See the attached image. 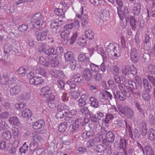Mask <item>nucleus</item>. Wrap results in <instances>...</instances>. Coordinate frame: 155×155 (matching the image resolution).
Returning <instances> with one entry per match:
<instances>
[{
    "instance_id": "nucleus-1",
    "label": "nucleus",
    "mask_w": 155,
    "mask_h": 155,
    "mask_svg": "<svg viewBox=\"0 0 155 155\" xmlns=\"http://www.w3.org/2000/svg\"><path fill=\"white\" fill-rule=\"evenodd\" d=\"M32 140L30 145V149L31 151H34L37 149L39 144L43 142V140L41 135L36 132L33 135Z\"/></svg>"
},
{
    "instance_id": "nucleus-2",
    "label": "nucleus",
    "mask_w": 155,
    "mask_h": 155,
    "mask_svg": "<svg viewBox=\"0 0 155 155\" xmlns=\"http://www.w3.org/2000/svg\"><path fill=\"white\" fill-rule=\"evenodd\" d=\"M109 55L113 57H117L120 55L119 45L116 43H110L106 48Z\"/></svg>"
},
{
    "instance_id": "nucleus-3",
    "label": "nucleus",
    "mask_w": 155,
    "mask_h": 155,
    "mask_svg": "<svg viewBox=\"0 0 155 155\" xmlns=\"http://www.w3.org/2000/svg\"><path fill=\"white\" fill-rule=\"evenodd\" d=\"M27 78L29 80V83L32 85L38 86L44 83V80L42 77L35 76L34 73L31 71L27 74Z\"/></svg>"
},
{
    "instance_id": "nucleus-4",
    "label": "nucleus",
    "mask_w": 155,
    "mask_h": 155,
    "mask_svg": "<svg viewBox=\"0 0 155 155\" xmlns=\"http://www.w3.org/2000/svg\"><path fill=\"white\" fill-rule=\"evenodd\" d=\"M117 4L119 7H117V13L120 19L123 20L124 18H126L129 15L128 9L126 7H124L122 10L121 7L123 6V3L121 0H116Z\"/></svg>"
},
{
    "instance_id": "nucleus-5",
    "label": "nucleus",
    "mask_w": 155,
    "mask_h": 155,
    "mask_svg": "<svg viewBox=\"0 0 155 155\" xmlns=\"http://www.w3.org/2000/svg\"><path fill=\"white\" fill-rule=\"evenodd\" d=\"M32 18L34 21V28L37 29L40 28L43 23L41 14L40 12L35 13L33 15Z\"/></svg>"
},
{
    "instance_id": "nucleus-6",
    "label": "nucleus",
    "mask_w": 155,
    "mask_h": 155,
    "mask_svg": "<svg viewBox=\"0 0 155 155\" xmlns=\"http://www.w3.org/2000/svg\"><path fill=\"white\" fill-rule=\"evenodd\" d=\"M119 111L121 114L127 116L128 118H131L133 116L134 112L127 106L122 107L119 106L118 107Z\"/></svg>"
},
{
    "instance_id": "nucleus-7",
    "label": "nucleus",
    "mask_w": 155,
    "mask_h": 155,
    "mask_svg": "<svg viewBox=\"0 0 155 155\" xmlns=\"http://www.w3.org/2000/svg\"><path fill=\"white\" fill-rule=\"evenodd\" d=\"M122 71V73L125 75L130 74L134 76L137 73V70L133 65L126 66L123 69Z\"/></svg>"
},
{
    "instance_id": "nucleus-8",
    "label": "nucleus",
    "mask_w": 155,
    "mask_h": 155,
    "mask_svg": "<svg viewBox=\"0 0 155 155\" xmlns=\"http://www.w3.org/2000/svg\"><path fill=\"white\" fill-rule=\"evenodd\" d=\"M139 148L143 151V154L146 155H155L154 150L152 147L149 145L145 146L144 149L139 144Z\"/></svg>"
},
{
    "instance_id": "nucleus-9",
    "label": "nucleus",
    "mask_w": 155,
    "mask_h": 155,
    "mask_svg": "<svg viewBox=\"0 0 155 155\" xmlns=\"http://www.w3.org/2000/svg\"><path fill=\"white\" fill-rule=\"evenodd\" d=\"M51 92L50 88L48 86H46L41 88L40 94L42 97H49Z\"/></svg>"
},
{
    "instance_id": "nucleus-10",
    "label": "nucleus",
    "mask_w": 155,
    "mask_h": 155,
    "mask_svg": "<svg viewBox=\"0 0 155 155\" xmlns=\"http://www.w3.org/2000/svg\"><path fill=\"white\" fill-rule=\"evenodd\" d=\"M141 8V6L140 4L135 3L132 8V13L135 16L139 15L140 13Z\"/></svg>"
},
{
    "instance_id": "nucleus-11",
    "label": "nucleus",
    "mask_w": 155,
    "mask_h": 155,
    "mask_svg": "<svg viewBox=\"0 0 155 155\" xmlns=\"http://www.w3.org/2000/svg\"><path fill=\"white\" fill-rule=\"evenodd\" d=\"M131 61L134 63L137 62L139 59V56L137 50L135 48H132L130 54Z\"/></svg>"
},
{
    "instance_id": "nucleus-12",
    "label": "nucleus",
    "mask_w": 155,
    "mask_h": 155,
    "mask_svg": "<svg viewBox=\"0 0 155 155\" xmlns=\"http://www.w3.org/2000/svg\"><path fill=\"white\" fill-rule=\"evenodd\" d=\"M55 97L53 96L51 97H49L47 99L45 102L46 105L50 109H53L56 107V104L55 101Z\"/></svg>"
},
{
    "instance_id": "nucleus-13",
    "label": "nucleus",
    "mask_w": 155,
    "mask_h": 155,
    "mask_svg": "<svg viewBox=\"0 0 155 155\" xmlns=\"http://www.w3.org/2000/svg\"><path fill=\"white\" fill-rule=\"evenodd\" d=\"M79 62L87 64L90 62V58L88 54L86 53L80 54L78 57Z\"/></svg>"
},
{
    "instance_id": "nucleus-14",
    "label": "nucleus",
    "mask_w": 155,
    "mask_h": 155,
    "mask_svg": "<svg viewBox=\"0 0 155 155\" xmlns=\"http://www.w3.org/2000/svg\"><path fill=\"white\" fill-rule=\"evenodd\" d=\"M48 31L46 30H43L40 33L37 35L36 38L38 41H43L45 40L47 36Z\"/></svg>"
},
{
    "instance_id": "nucleus-15",
    "label": "nucleus",
    "mask_w": 155,
    "mask_h": 155,
    "mask_svg": "<svg viewBox=\"0 0 155 155\" xmlns=\"http://www.w3.org/2000/svg\"><path fill=\"white\" fill-rule=\"evenodd\" d=\"M70 33V32L68 30H63L61 32V37L64 40V41L62 42L64 45L67 44Z\"/></svg>"
},
{
    "instance_id": "nucleus-16",
    "label": "nucleus",
    "mask_w": 155,
    "mask_h": 155,
    "mask_svg": "<svg viewBox=\"0 0 155 155\" xmlns=\"http://www.w3.org/2000/svg\"><path fill=\"white\" fill-rule=\"evenodd\" d=\"M21 87L20 86L16 85L12 87L10 90V94L12 96H15L21 92Z\"/></svg>"
},
{
    "instance_id": "nucleus-17",
    "label": "nucleus",
    "mask_w": 155,
    "mask_h": 155,
    "mask_svg": "<svg viewBox=\"0 0 155 155\" xmlns=\"http://www.w3.org/2000/svg\"><path fill=\"white\" fill-rule=\"evenodd\" d=\"M33 128L35 130L41 129L44 127L45 123L43 120H40L36 121L32 124Z\"/></svg>"
},
{
    "instance_id": "nucleus-18",
    "label": "nucleus",
    "mask_w": 155,
    "mask_h": 155,
    "mask_svg": "<svg viewBox=\"0 0 155 155\" xmlns=\"http://www.w3.org/2000/svg\"><path fill=\"white\" fill-rule=\"evenodd\" d=\"M118 87L120 90L122 91L125 96L127 97L130 96V94L128 91L127 86L123 83H121L118 85Z\"/></svg>"
},
{
    "instance_id": "nucleus-19",
    "label": "nucleus",
    "mask_w": 155,
    "mask_h": 155,
    "mask_svg": "<svg viewBox=\"0 0 155 155\" xmlns=\"http://www.w3.org/2000/svg\"><path fill=\"white\" fill-rule=\"evenodd\" d=\"M83 75L85 79L87 81H89L93 77L92 72L89 69H86L83 72Z\"/></svg>"
},
{
    "instance_id": "nucleus-20",
    "label": "nucleus",
    "mask_w": 155,
    "mask_h": 155,
    "mask_svg": "<svg viewBox=\"0 0 155 155\" xmlns=\"http://www.w3.org/2000/svg\"><path fill=\"white\" fill-rule=\"evenodd\" d=\"M32 114L31 111L28 108H25L21 112V116L23 117L28 119L31 117Z\"/></svg>"
},
{
    "instance_id": "nucleus-21",
    "label": "nucleus",
    "mask_w": 155,
    "mask_h": 155,
    "mask_svg": "<svg viewBox=\"0 0 155 155\" xmlns=\"http://www.w3.org/2000/svg\"><path fill=\"white\" fill-rule=\"evenodd\" d=\"M139 130L143 135H145L147 132V124L144 122L141 123L139 126Z\"/></svg>"
},
{
    "instance_id": "nucleus-22",
    "label": "nucleus",
    "mask_w": 155,
    "mask_h": 155,
    "mask_svg": "<svg viewBox=\"0 0 155 155\" xmlns=\"http://www.w3.org/2000/svg\"><path fill=\"white\" fill-rule=\"evenodd\" d=\"M127 144V140L123 137H121L118 144V147L120 150H124L126 148Z\"/></svg>"
},
{
    "instance_id": "nucleus-23",
    "label": "nucleus",
    "mask_w": 155,
    "mask_h": 155,
    "mask_svg": "<svg viewBox=\"0 0 155 155\" xmlns=\"http://www.w3.org/2000/svg\"><path fill=\"white\" fill-rule=\"evenodd\" d=\"M99 96L101 98L105 100H108L109 99H111L112 97L111 94L107 91L101 92Z\"/></svg>"
},
{
    "instance_id": "nucleus-24",
    "label": "nucleus",
    "mask_w": 155,
    "mask_h": 155,
    "mask_svg": "<svg viewBox=\"0 0 155 155\" xmlns=\"http://www.w3.org/2000/svg\"><path fill=\"white\" fill-rule=\"evenodd\" d=\"M8 121L10 124L12 125L18 126L20 124V122L17 117L13 116L10 117Z\"/></svg>"
},
{
    "instance_id": "nucleus-25",
    "label": "nucleus",
    "mask_w": 155,
    "mask_h": 155,
    "mask_svg": "<svg viewBox=\"0 0 155 155\" xmlns=\"http://www.w3.org/2000/svg\"><path fill=\"white\" fill-rule=\"evenodd\" d=\"M4 52L7 54L12 55L13 54L15 51L13 49V47L10 44H6L4 46Z\"/></svg>"
},
{
    "instance_id": "nucleus-26",
    "label": "nucleus",
    "mask_w": 155,
    "mask_h": 155,
    "mask_svg": "<svg viewBox=\"0 0 155 155\" xmlns=\"http://www.w3.org/2000/svg\"><path fill=\"white\" fill-rule=\"evenodd\" d=\"M71 80L75 82L79 83H82L84 81L83 77L79 74L73 75L71 77Z\"/></svg>"
},
{
    "instance_id": "nucleus-27",
    "label": "nucleus",
    "mask_w": 155,
    "mask_h": 155,
    "mask_svg": "<svg viewBox=\"0 0 155 155\" xmlns=\"http://www.w3.org/2000/svg\"><path fill=\"white\" fill-rule=\"evenodd\" d=\"M143 87L144 91L147 92H150L151 90L152 87L148 81L146 79H143Z\"/></svg>"
},
{
    "instance_id": "nucleus-28",
    "label": "nucleus",
    "mask_w": 155,
    "mask_h": 155,
    "mask_svg": "<svg viewBox=\"0 0 155 155\" xmlns=\"http://www.w3.org/2000/svg\"><path fill=\"white\" fill-rule=\"evenodd\" d=\"M135 106L136 107L139 112L145 117V113H147V110L146 109V107L144 106H141L137 102L135 103Z\"/></svg>"
},
{
    "instance_id": "nucleus-29",
    "label": "nucleus",
    "mask_w": 155,
    "mask_h": 155,
    "mask_svg": "<svg viewBox=\"0 0 155 155\" xmlns=\"http://www.w3.org/2000/svg\"><path fill=\"white\" fill-rule=\"evenodd\" d=\"M106 137V140L110 143L114 142L115 138L114 134L111 131H109L107 133Z\"/></svg>"
},
{
    "instance_id": "nucleus-30",
    "label": "nucleus",
    "mask_w": 155,
    "mask_h": 155,
    "mask_svg": "<svg viewBox=\"0 0 155 155\" xmlns=\"http://www.w3.org/2000/svg\"><path fill=\"white\" fill-rule=\"evenodd\" d=\"M148 138L149 140L153 141L155 140V130L153 128H151L148 133Z\"/></svg>"
},
{
    "instance_id": "nucleus-31",
    "label": "nucleus",
    "mask_w": 155,
    "mask_h": 155,
    "mask_svg": "<svg viewBox=\"0 0 155 155\" xmlns=\"http://www.w3.org/2000/svg\"><path fill=\"white\" fill-rule=\"evenodd\" d=\"M108 112L111 113V114L113 115L114 117H116L118 116L119 114V112L117 110V108L114 106H112L111 108L108 110Z\"/></svg>"
},
{
    "instance_id": "nucleus-32",
    "label": "nucleus",
    "mask_w": 155,
    "mask_h": 155,
    "mask_svg": "<svg viewBox=\"0 0 155 155\" xmlns=\"http://www.w3.org/2000/svg\"><path fill=\"white\" fill-rule=\"evenodd\" d=\"M10 127L8 123L5 121L1 120L0 121V130L3 131L10 128Z\"/></svg>"
},
{
    "instance_id": "nucleus-33",
    "label": "nucleus",
    "mask_w": 155,
    "mask_h": 155,
    "mask_svg": "<svg viewBox=\"0 0 155 155\" xmlns=\"http://www.w3.org/2000/svg\"><path fill=\"white\" fill-rule=\"evenodd\" d=\"M86 37L88 39H92L94 38V33L91 29H89L86 30L85 32Z\"/></svg>"
},
{
    "instance_id": "nucleus-34",
    "label": "nucleus",
    "mask_w": 155,
    "mask_h": 155,
    "mask_svg": "<svg viewBox=\"0 0 155 155\" xmlns=\"http://www.w3.org/2000/svg\"><path fill=\"white\" fill-rule=\"evenodd\" d=\"M72 23L73 25L75 31L78 32L79 31L80 24L79 21L78 19H74L73 20Z\"/></svg>"
},
{
    "instance_id": "nucleus-35",
    "label": "nucleus",
    "mask_w": 155,
    "mask_h": 155,
    "mask_svg": "<svg viewBox=\"0 0 155 155\" xmlns=\"http://www.w3.org/2000/svg\"><path fill=\"white\" fill-rule=\"evenodd\" d=\"M65 60L67 61H69L75 58L73 56V54L71 51H67L64 55Z\"/></svg>"
},
{
    "instance_id": "nucleus-36",
    "label": "nucleus",
    "mask_w": 155,
    "mask_h": 155,
    "mask_svg": "<svg viewBox=\"0 0 155 155\" xmlns=\"http://www.w3.org/2000/svg\"><path fill=\"white\" fill-rule=\"evenodd\" d=\"M62 20L59 21L58 20H53L51 22L50 26L52 28H56L62 24Z\"/></svg>"
},
{
    "instance_id": "nucleus-37",
    "label": "nucleus",
    "mask_w": 155,
    "mask_h": 155,
    "mask_svg": "<svg viewBox=\"0 0 155 155\" xmlns=\"http://www.w3.org/2000/svg\"><path fill=\"white\" fill-rule=\"evenodd\" d=\"M90 102L91 106L94 108L97 107L99 105L97 100L94 97H91L90 98Z\"/></svg>"
},
{
    "instance_id": "nucleus-38",
    "label": "nucleus",
    "mask_w": 155,
    "mask_h": 155,
    "mask_svg": "<svg viewBox=\"0 0 155 155\" xmlns=\"http://www.w3.org/2000/svg\"><path fill=\"white\" fill-rule=\"evenodd\" d=\"M12 132L13 137L15 138H18L20 136L19 129L15 127H12Z\"/></svg>"
},
{
    "instance_id": "nucleus-39",
    "label": "nucleus",
    "mask_w": 155,
    "mask_h": 155,
    "mask_svg": "<svg viewBox=\"0 0 155 155\" xmlns=\"http://www.w3.org/2000/svg\"><path fill=\"white\" fill-rule=\"evenodd\" d=\"M130 23L133 30H135L137 28V21L134 17L131 16L130 17Z\"/></svg>"
},
{
    "instance_id": "nucleus-40",
    "label": "nucleus",
    "mask_w": 155,
    "mask_h": 155,
    "mask_svg": "<svg viewBox=\"0 0 155 155\" xmlns=\"http://www.w3.org/2000/svg\"><path fill=\"white\" fill-rule=\"evenodd\" d=\"M116 97L119 98L120 100L124 101L125 100L126 97H127L125 94H124L122 92L118 91L116 92L115 94Z\"/></svg>"
},
{
    "instance_id": "nucleus-41",
    "label": "nucleus",
    "mask_w": 155,
    "mask_h": 155,
    "mask_svg": "<svg viewBox=\"0 0 155 155\" xmlns=\"http://www.w3.org/2000/svg\"><path fill=\"white\" fill-rule=\"evenodd\" d=\"M147 71L149 74H154L155 73V67L152 64H150L147 66Z\"/></svg>"
},
{
    "instance_id": "nucleus-42",
    "label": "nucleus",
    "mask_w": 155,
    "mask_h": 155,
    "mask_svg": "<svg viewBox=\"0 0 155 155\" xmlns=\"http://www.w3.org/2000/svg\"><path fill=\"white\" fill-rule=\"evenodd\" d=\"M77 43L79 46L84 47L87 44V40L84 37H80L78 38Z\"/></svg>"
},
{
    "instance_id": "nucleus-43",
    "label": "nucleus",
    "mask_w": 155,
    "mask_h": 155,
    "mask_svg": "<svg viewBox=\"0 0 155 155\" xmlns=\"http://www.w3.org/2000/svg\"><path fill=\"white\" fill-rule=\"evenodd\" d=\"M48 63L49 66L51 65L52 67H56L58 66L59 64L58 60L56 59H49Z\"/></svg>"
},
{
    "instance_id": "nucleus-44",
    "label": "nucleus",
    "mask_w": 155,
    "mask_h": 155,
    "mask_svg": "<svg viewBox=\"0 0 155 155\" xmlns=\"http://www.w3.org/2000/svg\"><path fill=\"white\" fill-rule=\"evenodd\" d=\"M11 133L9 131H5L2 134V138L7 140L10 139L11 138Z\"/></svg>"
},
{
    "instance_id": "nucleus-45",
    "label": "nucleus",
    "mask_w": 155,
    "mask_h": 155,
    "mask_svg": "<svg viewBox=\"0 0 155 155\" xmlns=\"http://www.w3.org/2000/svg\"><path fill=\"white\" fill-rule=\"evenodd\" d=\"M50 73L52 76L56 78H59L61 77V74L60 71L56 69L51 70Z\"/></svg>"
},
{
    "instance_id": "nucleus-46",
    "label": "nucleus",
    "mask_w": 155,
    "mask_h": 155,
    "mask_svg": "<svg viewBox=\"0 0 155 155\" xmlns=\"http://www.w3.org/2000/svg\"><path fill=\"white\" fill-rule=\"evenodd\" d=\"M78 37V32H75L73 33L71 38L69 39H68V41H69L70 43L72 45L74 44Z\"/></svg>"
},
{
    "instance_id": "nucleus-47",
    "label": "nucleus",
    "mask_w": 155,
    "mask_h": 155,
    "mask_svg": "<svg viewBox=\"0 0 155 155\" xmlns=\"http://www.w3.org/2000/svg\"><path fill=\"white\" fill-rule=\"evenodd\" d=\"M90 2L95 6L103 5L104 4L103 0H90Z\"/></svg>"
},
{
    "instance_id": "nucleus-48",
    "label": "nucleus",
    "mask_w": 155,
    "mask_h": 155,
    "mask_svg": "<svg viewBox=\"0 0 155 155\" xmlns=\"http://www.w3.org/2000/svg\"><path fill=\"white\" fill-rule=\"evenodd\" d=\"M91 119L92 122L89 124L88 126L91 129L90 130L94 131L96 130V129L97 127V124L96 122L94 121V120H95V119L94 117H92Z\"/></svg>"
},
{
    "instance_id": "nucleus-49",
    "label": "nucleus",
    "mask_w": 155,
    "mask_h": 155,
    "mask_svg": "<svg viewBox=\"0 0 155 155\" xmlns=\"http://www.w3.org/2000/svg\"><path fill=\"white\" fill-rule=\"evenodd\" d=\"M97 118H96V116L94 117V118L95 120L94 121L95 122H97L98 120H101L102 122H103L104 117V116L103 114L101 112H99L97 114Z\"/></svg>"
},
{
    "instance_id": "nucleus-50",
    "label": "nucleus",
    "mask_w": 155,
    "mask_h": 155,
    "mask_svg": "<svg viewBox=\"0 0 155 155\" xmlns=\"http://www.w3.org/2000/svg\"><path fill=\"white\" fill-rule=\"evenodd\" d=\"M48 46L46 42L42 43L38 48V51L40 53H41L44 51H45Z\"/></svg>"
},
{
    "instance_id": "nucleus-51",
    "label": "nucleus",
    "mask_w": 155,
    "mask_h": 155,
    "mask_svg": "<svg viewBox=\"0 0 155 155\" xmlns=\"http://www.w3.org/2000/svg\"><path fill=\"white\" fill-rule=\"evenodd\" d=\"M67 126V124L66 122H64L60 124L59 126V131L61 132H64L65 131Z\"/></svg>"
},
{
    "instance_id": "nucleus-52",
    "label": "nucleus",
    "mask_w": 155,
    "mask_h": 155,
    "mask_svg": "<svg viewBox=\"0 0 155 155\" xmlns=\"http://www.w3.org/2000/svg\"><path fill=\"white\" fill-rule=\"evenodd\" d=\"M44 53L45 54L48 55L56 54V53L53 47L45 50Z\"/></svg>"
},
{
    "instance_id": "nucleus-53",
    "label": "nucleus",
    "mask_w": 155,
    "mask_h": 155,
    "mask_svg": "<svg viewBox=\"0 0 155 155\" xmlns=\"http://www.w3.org/2000/svg\"><path fill=\"white\" fill-rule=\"evenodd\" d=\"M27 71V69L25 67H21L18 69L17 72L19 74L24 76L25 75Z\"/></svg>"
},
{
    "instance_id": "nucleus-54",
    "label": "nucleus",
    "mask_w": 155,
    "mask_h": 155,
    "mask_svg": "<svg viewBox=\"0 0 155 155\" xmlns=\"http://www.w3.org/2000/svg\"><path fill=\"white\" fill-rule=\"evenodd\" d=\"M77 120L80 125H83L89 122V119L88 118L86 119L85 117L84 119L80 118H78Z\"/></svg>"
},
{
    "instance_id": "nucleus-55",
    "label": "nucleus",
    "mask_w": 155,
    "mask_h": 155,
    "mask_svg": "<svg viewBox=\"0 0 155 155\" xmlns=\"http://www.w3.org/2000/svg\"><path fill=\"white\" fill-rule=\"evenodd\" d=\"M39 61L40 64L47 67H48L49 66L48 61L47 62L46 60L43 57H39Z\"/></svg>"
},
{
    "instance_id": "nucleus-56",
    "label": "nucleus",
    "mask_w": 155,
    "mask_h": 155,
    "mask_svg": "<svg viewBox=\"0 0 155 155\" xmlns=\"http://www.w3.org/2000/svg\"><path fill=\"white\" fill-rule=\"evenodd\" d=\"M28 150V146L26 144V142L24 143L22 146L19 149V151L21 153H25Z\"/></svg>"
},
{
    "instance_id": "nucleus-57",
    "label": "nucleus",
    "mask_w": 155,
    "mask_h": 155,
    "mask_svg": "<svg viewBox=\"0 0 155 155\" xmlns=\"http://www.w3.org/2000/svg\"><path fill=\"white\" fill-rule=\"evenodd\" d=\"M64 112H57L55 115V118L58 121H61L64 117Z\"/></svg>"
},
{
    "instance_id": "nucleus-58",
    "label": "nucleus",
    "mask_w": 155,
    "mask_h": 155,
    "mask_svg": "<svg viewBox=\"0 0 155 155\" xmlns=\"http://www.w3.org/2000/svg\"><path fill=\"white\" fill-rule=\"evenodd\" d=\"M54 13L58 16H61L64 15V12L62 9L56 8L54 10Z\"/></svg>"
},
{
    "instance_id": "nucleus-59",
    "label": "nucleus",
    "mask_w": 155,
    "mask_h": 155,
    "mask_svg": "<svg viewBox=\"0 0 155 155\" xmlns=\"http://www.w3.org/2000/svg\"><path fill=\"white\" fill-rule=\"evenodd\" d=\"M90 66L91 70L94 72H97L100 70L99 66L93 63H91Z\"/></svg>"
},
{
    "instance_id": "nucleus-60",
    "label": "nucleus",
    "mask_w": 155,
    "mask_h": 155,
    "mask_svg": "<svg viewBox=\"0 0 155 155\" xmlns=\"http://www.w3.org/2000/svg\"><path fill=\"white\" fill-rule=\"evenodd\" d=\"M149 92L146 91H143L142 97L143 100L146 101H148L150 100L151 96Z\"/></svg>"
},
{
    "instance_id": "nucleus-61",
    "label": "nucleus",
    "mask_w": 155,
    "mask_h": 155,
    "mask_svg": "<svg viewBox=\"0 0 155 155\" xmlns=\"http://www.w3.org/2000/svg\"><path fill=\"white\" fill-rule=\"evenodd\" d=\"M70 67L72 70L75 69L77 64V61L75 59L70 61Z\"/></svg>"
},
{
    "instance_id": "nucleus-62",
    "label": "nucleus",
    "mask_w": 155,
    "mask_h": 155,
    "mask_svg": "<svg viewBox=\"0 0 155 155\" xmlns=\"http://www.w3.org/2000/svg\"><path fill=\"white\" fill-rule=\"evenodd\" d=\"M81 25L83 27H86L88 23V19L87 16H86L83 17L81 21Z\"/></svg>"
},
{
    "instance_id": "nucleus-63",
    "label": "nucleus",
    "mask_w": 155,
    "mask_h": 155,
    "mask_svg": "<svg viewBox=\"0 0 155 155\" xmlns=\"http://www.w3.org/2000/svg\"><path fill=\"white\" fill-rule=\"evenodd\" d=\"M15 107L18 110L22 109L26 106V104L24 103H20L15 104Z\"/></svg>"
},
{
    "instance_id": "nucleus-64",
    "label": "nucleus",
    "mask_w": 155,
    "mask_h": 155,
    "mask_svg": "<svg viewBox=\"0 0 155 155\" xmlns=\"http://www.w3.org/2000/svg\"><path fill=\"white\" fill-rule=\"evenodd\" d=\"M37 70L38 73L41 75L45 77L47 76V73L45 70L39 67L37 68Z\"/></svg>"
}]
</instances>
